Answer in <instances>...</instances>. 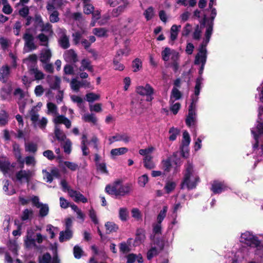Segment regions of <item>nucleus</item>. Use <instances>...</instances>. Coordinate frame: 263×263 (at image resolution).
<instances>
[{
  "label": "nucleus",
  "mask_w": 263,
  "mask_h": 263,
  "mask_svg": "<svg viewBox=\"0 0 263 263\" xmlns=\"http://www.w3.org/2000/svg\"><path fill=\"white\" fill-rule=\"evenodd\" d=\"M193 172V165L188 163L180 184L181 189L186 187L188 190H191L196 188L200 179L199 176L197 175L194 176Z\"/></svg>",
  "instance_id": "1"
},
{
  "label": "nucleus",
  "mask_w": 263,
  "mask_h": 263,
  "mask_svg": "<svg viewBox=\"0 0 263 263\" xmlns=\"http://www.w3.org/2000/svg\"><path fill=\"white\" fill-rule=\"evenodd\" d=\"M121 181L117 180L111 185L108 184L105 187V191L110 195H114L116 197L119 196H123L129 193L132 189V185L131 183H126L125 184H120Z\"/></svg>",
  "instance_id": "2"
},
{
  "label": "nucleus",
  "mask_w": 263,
  "mask_h": 263,
  "mask_svg": "<svg viewBox=\"0 0 263 263\" xmlns=\"http://www.w3.org/2000/svg\"><path fill=\"white\" fill-rule=\"evenodd\" d=\"M240 242L254 248H257L260 245V241L258 237L254 236L249 232H246L241 234Z\"/></svg>",
  "instance_id": "3"
},
{
  "label": "nucleus",
  "mask_w": 263,
  "mask_h": 263,
  "mask_svg": "<svg viewBox=\"0 0 263 263\" xmlns=\"http://www.w3.org/2000/svg\"><path fill=\"white\" fill-rule=\"evenodd\" d=\"M30 29H27L26 32L23 36V39L25 41V46L27 47L29 50L32 51L37 48V46L34 43V37L33 35L29 32Z\"/></svg>",
  "instance_id": "4"
},
{
  "label": "nucleus",
  "mask_w": 263,
  "mask_h": 263,
  "mask_svg": "<svg viewBox=\"0 0 263 263\" xmlns=\"http://www.w3.org/2000/svg\"><path fill=\"white\" fill-rule=\"evenodd\" d=\"M228 189V186L224 183V182L215 180L212 184L211 190L214 194H217L227 191Z\"/></svg>",
  "instance_id": "5"
},
{
  "label": "nucleus",
  "mask_w": 263,
  "mask_h": 263,
  "mask_svg": "<svg viewBox=\"0 0 263 263\" xmlns=\"http://www.w3.org/2000/svg\"><path fill=\"white\" fill-rule=\"evenodd\" d=\"M136 92L141 96H152L154 93V89L150 84H146L145 86H138Z\"/></svg>",
  "instance_id": "6"
},
{
  "label": "nucleus",
  "mask_w": 263,
  "mask_h": 263,
  "mask_svg": "<svg viewBox=\"0 0 263 263\" xmlns=\"http://www.w3.org/2000/svg\"><path fill=\"white\" fill-rule=\"evenodd\" d=\"M32 174L30 171L21 170L16 173L15 177L16 179L20 181H22L23 179H25L26 182L29 183L30 181Z\"/></svg>",
  "instance_id": "7"
},
{
  "label": "nucleus",
  "mask_w": 263,
  "mask_h": 263,
  "mask_svg": "<svg viewBox=\"0 0 263 263\" xmlns=\"http://www.w3.org/2000/svg\"><path fill=\"white\" fill-rule=\"evenodd\" d=\"M69 193L70 197H74V201L76 202H82L84 203L88 201L87 198L78 191L71 190Z\"/></svg>",
  "instance_id": "8"
},
{
  "label": "nucleus",
  "mask_w": 263,
  "mask_h": 263,
  "mask_svg": "<svg viewBox=\"0 0 263 263\" xmlns=\"http://www.w3.org/2000/svg\"><path fill=\"white\" fill-rule=\"evenodd\" d=\"M10 73V67L8 65H3L0 68V81L3 83H6Z\"/></svg>",
  "instance_id": "9"
},
{
  "label": "nucleus",
  "mask_w": 263,
  "mask_h": 263,
  "mask_svg": "<svg viewBox=\"0 0 263 263\" xmlns=\"http://www.w3.org/2000/svg\"><path fill=\"white\" fill-rule=\"evenodd\" d=\"M171 57L172 63L171 64V67L172 68L173 71L176 72L179 67V54L178 52L173 51Z\"/></svg>",
  "instance_id": "10"
},
{
  "label": "nucleus",
  "mask_w": 263,
  "mask_h": 263,
  "mask_svg": "<svg viewBox=\"0 0 263 263\" xmlns=\"http://www.w3.org/2000/svg\"><path fill=\"white\" fill-rule=\"evenodd\" d=\"M129 5L128 1H125L124 4L119 5L118 7L114 8L111 12V15L114 17H117L123 13Z\"/></svg>",
  "instance_id": "11"
},
{
  "label": "nucleus",
  "mask_w": 263,
  "mask_h": 263,
  "mask_svg": "<svg viewBox=\"0 0 263 263\" xmlns=\"http://www.w3.org/2000/svg\"><path fill=\"white\" fill-rule=\"evenodd\" d=\"M73 236L72 231L70 229H65V231H62L60 233L59 241L61 242L65 240L70 239Z\"/></svg>",
  "instance_id": "12"
},
{
  "label": "nucleus",
  "mask_w": 263,
  "mask_h": 263,
  "mask_svg": "<svg viewBox=\"0 0 263 263\" xmlns=\"http://www.w3.org/2000/svg\"><path fill=\"white\" fill-rule=\"evenodd\" d=\"M145 238L144 231L142 229H137L136 234L134 245L138 246L142 243Z\"/></svg>",
  "instance_id": "13"
},
{
  "label": "nucleus",
  "mask_w": 263,
  "mask_h": 263,
  "mask_svg": "<svg viewBox=\"0 0 263 263\" xmlns=\"http://www.w3.org/2000/svg\"><path fill=\"white\" fill-rule=\"evenodd\" d=\"M110 143H113L114 141H123L125 143H128L129 141V137L125 134L122 135H116L109 138Z\"/></svg>",
  "instance_id": "14"
},
{
  "label": "nucleus",
  "mask_w": 263,
  "mask_h": 263,
  "mask_svg": "<svg viewBox=\"0 0 263 263\" xmlns=\"http://www.w3.org/2000/svg\"><path fill=\"white\" fill-rule=\"evenodd\" d=\"M181 97V92L176 87H174L171 91L170 102L173 103L175 100H179Z\"/></svg>",
  "instance_id": "15"
},
{
  "label": "nucleus",
  "mask_w": 263,
  "mask_h": 263,
  "mask_svg": "<svg viewBox=\"0 0 263 263\" xmlns=\"http://www.w3.org/2000/svg\"><path fill=\"white\" fill-rule=\"evenodd\" d=\"M106 234L116 232L119 229L118 225L113 222L108 221L105 224Z\"/></svg>",
  "instance_id": "16"
},
{
  "label": "nucleus",
  "mask_w": 263,
  "mask_h": 263,
  "mask_svg": "<svg viewBox=\"0 0 263 263\" xmlns=\"http://www.w3.org/2000/svg\"><path fill=\"white\" fill-rule=\"evenodd\" d=\"M153 157L152 156H147L143 159L144 166L148 170H151L155 167V163L153 161Z\"/></svg>",
  "instance_id": "17"
},
{
  "label": "nucleus",
  "mask_w": 263,
  "mask_h": 263,
  "mask_svg": "<svg viewBox=\"0 0 263 263\" xmlns=\"http://www.w3.org/2000/svg\"><path fill=\"white\" fill-rule=\"evenodd\" d=\"M161 164L164 171L166 173L170 172L172 166V157H168L166 159L162 160Z\"/></svg>",
  "instance_id": "18"
},
{
  "label": "nucleus",
  "mask_w": 263,
  "mask_h": 263,
  "mask_svg": "<svg viewBox=\"0 0 263 263\" xmlns=\"http://www.w3.org/2000/svg\"><path fill=\"white\" fill-rule=\"evenodd\" d=\"M9 114L6 110L2 109L0 111V126H4L8 124Z\"/></svg>",
  "instance_id": "19"
},
{
  "label": "nucleus",
  "mask_w": 263,
  "mask_h": 263,
  "mask_svg": "<svg viewBox=\"0 0 263 263\" xmlns=\"http://www.w3.org/2000/svg\"><path fill=\"white\" fill-rule=\"evenodd\" d=\"M51 57V52L50 49H47L43 51L40 54V61L43 63H47Z\"/></svg>",
  "instance_id": "20"
},
{
  "label": "nucleus",
  "mask_w": 263,
  "mask_h": 263,
  "mask_svg": "<svg viewBox=\"0 0 263 263\" xmlns=\"http://www.w3.org/2000/svg\"><path fill=\"white\" fill-rule=\"evenodd\" d=\"M30 74H34L36 80H41L44 79L45 74L43 72L39 70L37 68L32 67L29 69Z\"/></svg>",
  "instance_id": "21"
},
{
  "label": "nucleus",
  "mask_w": 263,
  "mask_h": 263,
  "mask_svg": "<svg viewBox=\"0 0 263 263\" xmlns=\"http://www.w3.org/2000/svg\"><path fill=\"white\" fill-rule=\"evenodd\" d=\"M181 28V26L173 25L171 28L170 39L172 41H175L178 36L179 29Z\"/></svg>",
  "instance_id": "22"
},
{
  "label": "nucleus",
  "mask_w": 263,
  "mask_h": 263,
  "mask_svg": "<svg viewBox=\"0 0 263 263\" xmlns=\"http://www.w3.org/2000/svg\"><path fill=\"white\" fill-rule=\"evenodd\" d=\"M84 70H87L90 72L93 71V66L90 65V62L86 59H83L81 61V67L80 68V71Z\"/></svg>",
  "instance_id": "23"
},
{
  "label": "nucleus",
  "mask_w": 263,
  "mask_h": 263,
  "mask_svg": "<svg viewBox=\"0 0 263 263\" xmlns=\"http://www.w3.org/2000/svg\"><path fill=\"white\" fill-rule=\"evenodd\" d=\"M206 58L207 54L197 53L195 56V65L205 64Z\"/></svg>",
  "instance_id": "24"
},
{
  "label": "nucleus",
  "mask_w": 263,
  "mask_h": 263,
  "mask_svg": "<svg viewBox=\"0 0 263 263\" xmlns=\"http://www.w3.org/2000/svg\"><path fill=\"white\" fill-rule=\"evenodd\" d=\"M143 15L147 21L152 20L155 16L154 8L152 6L148 7L144 11Z\"/></svg>",
  "instance_id": "25"
},
{
  "label": "nucleus",
  "mask_w": 263,
  "mask_h": 263,
  "mask_svg": "<svg viewBox=\"0 0 263 263\" xmlns=\"http://www.w3.org/2000/svg\"><path fill=\"white\" fill-rule=\"evenodd\" d=\"M83 33L81 31H77L72 34V43L74 45H78L81 43L82 37Z\"/></svg>",
  "instance_id": "26"
},
{
  "label": "nucleus",
  "mask_w": 263,
  "mask_h": 263,
  "mask_svg": "<svg viewBox=\"0 0 263 263\" xmlns=\"http://www.w3.org/2000/svg\"><path fill=\"white\" fill-rule=\"evenodd\" d=\"M153 244L157 246V249L160 252L162 251L164 247V240L162 238H155V236H153Z\"/></svg>",
  "instance_id": "27"
},
{
  "label": "nucleus",
  "mask_w": 263,
  "mask_h": 263,
  "mask_svg": "<svg viewBox=\"0 0 263 263\" xmlns=\"http://www.w3.org/2000/svg\"><path fill=\"white\" fill-rule=\"evenodd\" d=\"M54 134L57 140L60 141H64L66 139L65 134L57 126L55 127Z\"/></svg>",
  "instance_id": "28"
},
{
  "label": "nucleus",
  "mask_w": 263,
  "mask_h": 263,
  "mask_svg": "<svg viewBox=\"0 0 263 263\" xmlns=\"http://www.w3.org/2000/svg\"><path fill=\"white\" fill-rule=\"evenodd\" d=\"M107 30L104 28H95L93 29V33L98 37H107Z\"/></svg>",
  "instance_id": "29"
},
{
  "label": "nucleus",
  "mask_w": 263,
  "mask_h": 263,
  "mask_svg": "<svg viewBox=\"0 0 263 263\" xmlns=\"http://www.w3.org/2000/svg\"><path fill=\"white\" fill-rule=\"evenodd\" d=\"M59 44L60 46L64 49H67L70 46L69 39L67 35H63L59 40Z\"/></svg>",
  "instance_id": "30"
},
{
  "label": "nucleus",
  "mask_w": 263,
  "mask_h": 263,
  "mask_svg": "<svg viewBox=\"0 0 263 263\" xmlns=\"http://www.w3.org/2000/svg\"><path fill=\"white\" fill-rule=\"evenodd\" d=\"M128 152V148L126 147H120L114 148L111 150L110 154L112 156H116L125 154Z\"/></svg>",
  "instance_id": "31"
},
{
  "label": "nucleus",
  "mask_w": 263,
  "mask_h": 263,
  "mask_svg": "<svg viewBox=\"0 0 263 263\" xmlns=\"http://www.w3.org/2000/svg\"><path fill=\"white\" fill-rule=\"evenodd\" d=\"M11 164L8 161L0 160V170L4 173H7L10 170Z\"/></svg>",
  "instance_id": "32"
},
{
  "label": "nucleus",
  "mask_w": 263,
  "mask_h": 263,
  "mask_svg": "<svg viewBox=\"0 0 263 263\" xmlns=\"http://www.w3.org/2000/svg\"><path fill=\"white\" fill-rule=\"evenodd\" d=\"M176 187V183L175 182L167 181L165 183L164 189L167 194H170L175 189Z\"/></svg>",
  "instance_id": "33"
},
{
  "label": "nucleus",
  "mask_w": 263,
  "mask_h": 263,
  "mask_svg": "<svg viewBox=\"0 0 263 263\" xmlns=\"http://www.w3.org/2000/svg\"><path fill=\"white\" fill-rule=\"evenodd\" d=\"M83 119L85 122L92 123L94 125L96 124L97 122V119L93 114L84 115Z\"/></svg>",
  "instance_id": "34"
},
{
  "label": "nucleus",
  "mask_w": 263,
  "mask_h": 263,
  "mask_svg": "<svg viewBox=\"0 0 263 263\" xmlns=\"http://www.w3.org/2000/svg\"><path fill=\"white\" fill-rule=\"evenodd\" d=\"M40 211L39 216L40 217H44L46 216L49 213V206L47 204H42V205L40 206Z\"/></svg>",
  "instance_id": "35"
},
{
  "label": "nucleus",
  "mask_w": 263,
  "mask_h": 263,
  "mask_svg": "<svg viewBox=\"0 0 263 263\" xmlns=\"http://www.w3.org/2000/svg\"><path fill=\"white\" fill-rule=\"evenodd\" d=\"M160 252L157 247H152V248L147 252V258L148 260H151L155 256H156Z\"/></svg>",
  "instance_id": "36"
},
{
  "label": "nucleus",
  "mask_w": 263,
  "mask_h": 263,
  "mask_svg": "<svg viewBox=\"0 0 263 263\" xmlns=\"http://www.w3.org/2000/svg\"><path fill=\"white\" fill-rule=\"evenodd\" d=\"M60 13L58 10H55L49 13V21L51 23H58L60 21Z\"/></svg>",
  "instance_id": "37"
},
{
  "label": "nucleus",
  "mask_w": 263,
  "mask_h": 263,
  "mask_svg": "<svg viewBox=\"0 0 263 263\" xmlns=\"http://www.w3.org/2000/svg\"><path fill=\"white\" fill-rule=\"evenodd\" d=\"M11 89L10 87L2 88L0 92L1 97L2 100H6L10 95Z\"/></svg>",
  "instance_id": "38"
},
{
  "label": "nucleus",
  "mask_w": 263,
  "mask_h": 263,
  "mask_svg": "<svg viewBox=\"0 0 263 263\" xmlns=\"http://www.w3.org/2000/svg\"><path fill=\"white\" fill-rule=\"evenodd\" d=\"M195 112L189 111L188 115L185 119V123L187 126H191V125L194 123L195 121Z\"/></svg>",
  "instance_id": "39"
},
{
  "label": "nucleus",
  "mask_w": 263,
  "mask_h": 263,
  "mask_svg": "<svg viewBox=\"0 0 263 263\" xmlns=\"http://www.w3.org/2000/svg\"><path fill=\"white\" fill-rule=\"evenodd\" d=\"M97 170L100 172L102 174L108 175L109 172L107 169L106 164L105 162L98 163L96 165Z\"/></svg>",
  "instance_id": "40"
},
{
  "label": "nucleus",
  "mask_w": 263,
  "mask_h": 263,
  "mask_svg": "<svg viewBox=\"0 0 263 263\" xmlns=\"http://www.w3.org/2000/svg\"><path fill=\"white\" fill-rule=\"evenodd\" d=\"M51 256L48 252L44 253L42 257H39V263H50Z\"/></svg>",
  "instance_id": "41"
},
{
  "label": "nucleus",
  "mask_w": 263,
  "mask_h": 263,
  "mask_svg": "<svg viewBox=\"0 0 263 263\" xmlns=\"http://www.w3.org/2000/svg\"><path fill=\"white\" fill-rule=\"evenodd\" d=\"M54 81L50 84V88L53 90H57L60 88L61 79L57 76H54Z\"/></svg>",
  "instance_id": "42"
},
{
  "label": "nucleus",
  "mask_w": 263,
  "mask_h": 263,
  "mask_svg": "<svg viewBox=\"0 0 263 263\" xmlns=\"http://www.w3.org/2000/svg\"><path fill=\"white\" fill-rule=\"evenodd\" d=\"M31 120L34 126H36V122L39 120V115L34 109H32L30 112Z\"/></svg>",
  "instance_id": "43"
},
{
  "label": "nucleus",
  "mask_w": 263,
  "mask_h": 263,
  "mask_svg": "<svg viewBox=\"0 0 263 263\" xmlns=\"http://www.w3.org/2000/svg\"><path fill=\"white\" fill-rule=\"evenodd\" d=\"M167 208L166 206H163V209L160 211L157 216V222L161 223L164 218L166 216Z\"/></svg>",
  "instance_id": "44"
},
{
  "label": "nucleus",
  "mask_w": 263,
  "mask_h": 263,
  "mask_svg": "<svg viewBox=\"0 0 263 263\" xmlns=\"http://www.w3.org/2000/svg\"><path fill=\"white\" fill-rule=\"evenodd\" d=\"M213 29V26L208 25H206V31L205 33V42L208 43L210 41L211 36L212 34Z\"/></svg>",
  "instance_id": "45"
},
{
  "label": "nucleus",
  "mask_w": 263,
  "mask_h": 263,
  "mask_svg": "<svg viewBox=\"0 0 263 263\" xmlns=\"http://www.w3.org/2000/svg\"><path fill=\"white\" fill-rule=\"evenodd\" d=\"M171 50L169 47H165L164 49L161 52L162 59L164 61H168L169 60L170 55L171 54Z\"/></svg>",
  "instance_id": "46"
},
{
  "label": "nucleus",
  "mask_w": 263,
  "mask_h": 263,
  "mask_svg": "<svg viewBox=\"0 0 263 263\" xmlns=\"http://www.w3.org/2000/svg\"><path fill=\"white\" fill-rule=\"evenodd\" d=\"M169 133L170 134L169 140L173 141L176 139L177 135L179 134V130L177 128L171 127L169 130Z\"/></svg>",
  "instance_id": "47"
},
{
  "label": "nucleus",
  "mask_w": 263,
  "mask_h": 263,
  "mask_svg": "<svg viewBox=\"0 0 263 263\" xmlns=\"http://www.w3.org/2000/svg\"><path fill=\"white\" fill-rule=\"evenodd\" d=\"M128 216V212L126 208H121L119 209V218L123 221H126Z\"/></svg>",
  "instance_id": "48"
},
{
  "label": "nucleus",
  "mask_w": 263,
  "mask_h": 263,
  "mask_svg": "<svg viewBox=\"0 0 263 263\" xmlns=\"http://www.w3.org/2000/svg\"><path fill=\"white\" fill-rule=\"evenodd\" d=\"M191 142V138L189 133L185 130L183 133V139L182 140L181 145H189Z\"/></svg>",
  "instance_id": "49"
},
{
  "label": "nucleus",
  "mask_w": 263,
  "mask_h": 263,
  "mask_svg": "<svg viewBox=\"0 0 263 263\" xmlns=\"http://www.w3.org/2000/svg\"><path fill=\"white\" fill-rule=\"evenodd\" d=\"M133 67L134 68L133 71L137 72L140 70V68L142 67V62L138 59H135L133 62Z\"/></svg>",
  "instance_id": "50"
},
{
  "label": "nucleus",
  "mask_w": 263,
  "mask_h": 263,
  "mask_svg": "<svg viewBox=\"0 0 263 263\" xmlns=\"http://www.w3.org/2000/svg\"><path fill=\"white\" fill-rule=\"evenodd\" d=\"M33 212L32 210H29L28 209H25L23 211L21 219L23 221H26L28 220L29 218V216H32L33 215Z\"/></svg>",
  "instance_id": "51"
},
{
  "label": "nucleus",
  "mask_w": 263,
  "mask_h": 263,
  "mask_svg": "<svg viewBox=\"0 0 263 263\" xmlns=\"http://www.w3.org/2000/svg\"><path fill=\"white\" fill-rule=\"evenodd\" d=\"M86 100L88 102H92L98 100L100 98V96L95 94L93 92H90L86 95Z\"/></svg>",
  "instance_id": "52"
},
{
  "label": "nucleus",
  "mask_w": 263,
  "mask_h": 263,
  "mask_svg": "<svg viewBox=\"0 0 263 263\" xmlns=\"http://www.w3.org/2000/svg\"><path fill=\"white\" fill-rule=\"evenodd\" d=\"M148 181L147 175L144 174L138 178V183L140 186L144 187Z\"/></svg>",
  "instance_id": "53"
},
{
  "label": "nucleus",
  "mask_w": 263,
  "mask_h": 263,
  "mask_svg": "<svg viewBox=\"0 0 263 263\" xmlns=\"http://www.w3.org/2000/svg\"><path fill=\"white\" fill-rule=\"evenodd\" d=\"M70 85L72 89L78 91L81 87V82L77 81L76 79H73L71 81Z\"/></svg>",
  "instance_id": "54"
},
{
  "label": "nucleus",
  "mask_w": 263,
  "mask_h": 263,
  "mask_svg": "<svg viewBox=\"0 0 263 263\" xmlns=\"http://www.w3.org/2000/svg\"><path fill=\"white\" fill-rule=\"evenodd\" d=\"M71 142L69 139H67L63 146L64 151L66 154H69L71 151Z\"/></svg>",
  "instance_id": "55"
},
{
  "label": "nucleus",
  "mask_w": 263,
  "mask_h": 263,
  "mask_svg": "<svg viewBox=\"0 0 263 263\" xmlns=\"http://www.w3.org/2000/svg\"><path fill=\"white\" fill-rule=\"evenodd\" d=\"M180 149L182 157L183 158H187L189 155V145H181Z\"/></svg>",
  "instance_id": "56"
},
{
  "label": "nucleus",
  "mask_w": 263,
  "mask_h": 263,
  "mask_svg": "<svg viewBox=\"0 0 263 263\" xmlns=\"http://www.w3.org/2000/svg\"><path fill=\"white\" fill-rule=\"evenodd\" d=\"M94 7L92 5L90 4H84L83 8V12L86 14H91L94 10Z\"/></svg>",
  "instance_id": "57"
},
{
  "label": "nucleus",
  "mask_w": 263,
  "mask_h": 263,
  "mask_svg": "<svg viewBox=\"0 0 263 263\" xmlns=\"http://www.w3.org/2000/svg\"><path fill=\"white\" fill-rule=\"evenodd\" d=\"M89 216L91 218L92 221L95 224H98L99 221L97 218L95 211L91 208L89 211Z\"/></svg>",
  "instance_id": "58"
},
{
  "label": "nucleus",
  "mask_w": 263,
  "mask_h": 263,
  "mask_svg": "<svg viewBox=\"0 0 263 263\" xmlns=\"http://www.w3.org/2000/svg\"><path fill=\"white\" fill-rule=\"evenodd\" d=\"M68 56L73 63H76L78 61L77 54L73 50L70 49L68 51Z\"/></svg>",
  "instance_id": "59"
},
{
  "label": "nucleus",
  "mask_w": 263,
  "mask_h": 263,
  "mask_svg": "<svg viewBox=\"0 0 263 263\" xmlns=\"http://www.w3.org/2000/svg\"><path fill=\"white\" fill-rule=\"evenodd\" d=\"M83 251L80 247L78 246H76L73 248V254L74 257L79 259L82 256Z\"/></svg>",
  "instance_id": "60"
},
{
  "label": "nucleus",
  "mask_w": 263,
  "mask_h": 263,
  "mask_svg": "<svg viewBox=\"0 0 263 263\" xmlns=\"http://www.w3.org/2000/svg\"><path fill=\"white\" fill-rule=\"evenodd\" d=\"M29 13V9L28 6H25L20 9L18 11L19 15L24 17L25 18L27 16H28V14Z\"/></svg>",
  "instance_id": "61"
},
{
  "label": "nucleus",
  "mask_w": 263,
  "mask_h": 263,
  "mask_svg": "<svg viewBox=\"0 0 263 263\" xmlns=\"http://www.w3.org/2000/svg\"><path fill=\"white\" fill-rule=\"evenodd\" d=\"M25 245L27 248H30L31 246H35L34 239L32 238L31 236H27V239L25 241Z\"/></svg>",
  "instance_id": "62"
},
{
  "label": "nucleus",
  "mask_w": 263,
  "mask_h": 263,
  "mask_svg": "<svg viewBox=\"0 0 263 263\" xmlns=\"http://www.w3.org/2000/svg\"><path fill=\"white\" fill-rule=\"evenodd\" d=\"M37 147L36 144L30 143L26 145V151L29 152L35 153L37 151Z\"/></svg>",
  "instance_id": "63"
},
{
  "label": "nucleus",
  "mask_w": 263,
  "mask_h": 263,
  "mask_svg": "<svg viewBox=\"0 0 263 263\" xmlns=\"http://www.w3.org/2000/svg\"><path fill=\"white\" fill-rule=\"evenodd\" d=\"M41 30L42 32H53L52 30V26L49 23H47L46 24L43 23L41 26Z\"/></svg>",
  "instance_id": "64"
}]
</instances>
